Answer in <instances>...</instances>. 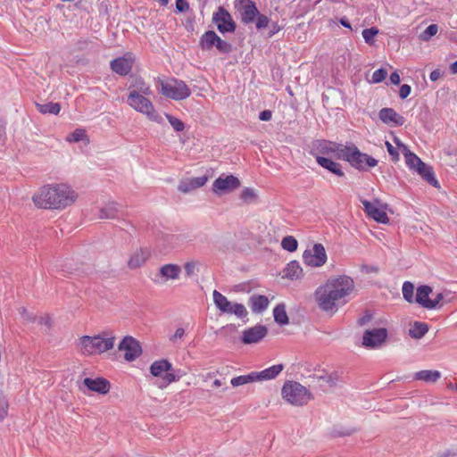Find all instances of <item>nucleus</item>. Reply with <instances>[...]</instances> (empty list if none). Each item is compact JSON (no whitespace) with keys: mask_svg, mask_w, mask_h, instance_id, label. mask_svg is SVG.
I'll list each match as a JSON object with an SVG mask.
<instances>
[{"mask_svg":"<svg viewBox=\"0 0 457 457\" xmlns=\"http://www.w3.org/2000/svg\"><path fill=\"white\" fill-rule=\"evenodd\" d=\"M355 291L353 278L337 275L328 278L314 291L313 297L318 308L329 314H335L338 309L346 304Z\"/></svg>","mask_w":457,"mask_h":457,"instance_id":"f257e3e1","label":"nucleus"},{"mask_svg":"<svg viewBox=\"0 0 457 457\" xmlns=\"http://www.w3.org/2000/svg\"><path fill=\"white\" fill-rule=\"evenodd\" d=\"M77 193L66 184H47L41 187L32 196L37 208L61 210L71 205L77 199Z\"/></svg>","mask_w":457,"mask_h":457,"instance_id":"f03ea898","label":"nucleus"},{"mask_svg":"<svg viewBox=\"0 0 457 457\" xmlns=\"http://www.w3.org/2000/svg\"><path fill=\"white\" fill-rule=\"evenodd\" d=\"M115 340L112 331H103L93 337L82 336L76 343V350L83 356L102 354L113 349Z\"/></svg>","mask_w":457,"mask_h":457,"instance_id":"7ed1b4c3","label":"nucleus"},{"mask_svg":"<svg viewBox=\"0 0 457 457\" xmlns=\"http://www.w3.org/2000/svg\"><path fill=\"white\" fill-rule=\"evenodd\" d=\"M281 396L287 403L293 406L306 405L313 396L302 384L295 381H287L281 388Z\"/></svg>","mask_w":457,"mask_h":457,"instance_id":"20e7f679","label":"nucleus"},{"mask_svg":"<svg viewBox=\"0 0 457 457\" xmlns=\"http://www.w3.org/2000/svg\"><path fill=\"white\" fill-rule=\"evenodd\" d=\"M340 159L346 161L352 167L359 170H365L378 164L375 158L361 153L355 145H346L345 148H342Z\"/></svg>","mask_w":457,"mask_h":457,"instance_id":"39448f33","label":"nucleus"},{"mask_svg":"<svg viewBox=\"0 0 457 457\" xmlns=\"http://www.w3.org/2000/svg\"><path fill=\"white\" fill-rule=\"evenodd\" d=\"M161 86V94L165 97L179 101L184 100L191 95L189 87L180 79H168L166 80H159Z\"/></svg>","mask_w":457,"mask_h":457,"instance_id":"423d86ee","label":"nucleus"},{"mask_svg":"<svg viewBox=\"0 0 457 457\" xmlns=\"http://www.w3.org/2000/svg\"><path fill=\"white\" fill-rule=\"evenodd\" d=\"M146 96H147L139 95L136 92H129L128 104L137 112L146 115L149 120L160 123L162 117L157 113L152 102Z\"/></svg>","mask_w":457,"mask_h":457,"instance_id":"0eeeda50","label":"nucleus"},{"mask_svg":"<svg viewBox=\"0 0 457 457\" xmlns=\"http://www.w3.org/2000/svg\"><path fill=\"white\" fill-rule=\"evenodd\" d=\"M213 302L216 307L223 313L235 314L243 319L248 314L246 308L242 303H231L228 298L217 290L212 293Z\"/></svg>","mask_w":457,"mask_h":457,"instance_id":"6e6552de","label":"nucleus"},{"mask_svg":"<svg viewBox=\"0 0 457 457\" xmlns=\"http://www.w3.org/2000/svg\"><path fill=\"white\" fill-rule=\"evenodd\" d=\"M150 373L155 378H161L165 386L179 379V378L172 372V364L166 359L154 361L150 365Z\"/></svg>","mask_w":457,"mask_h":457,"instance_id":"1a4fd4ad","label":"nucleus"},{"mask_svg":"<svg viewBox=\"0 0 457 457\" xmlns=\"http://www.w3.org/2000/svg\"><path fill=\"white\" fill-rule=\"evenodd\" d=\"M327 260L326 249L320 243L314 244L312 248L303 253V263L311 268H320L327 262Z\"/></svg>","mask_w":457,"mask_h":457,"instance_id":"9d476101","label":"nucleus"},{"mask_svg":"<svg viewBox=\"0 0 457 457\" xmlns=\"http://www.w3.org/2000/svg\"><path fill=\"white\" fill-rule=\"evenodd\" d=\"M199 46L204 51H210L216 47L220 53H228L231 49L230 44L222 40L213 30H208L201 36Z\"/></svg>","mask_w":457,"mask_h":457,"instance_id":"9b49d317","label":"nucleus"},{"mask_svg":"<svg viewBox=\"0 0 457 457\" xmlns=\"http://www.w3.org/2000/svg\"><path fill=\"white\" fill-rule=\"evenodd\" d=\"M118 350L124 353V360L131 362L142 354V347L138 340L131 336H126L118 345Z\"/></svg>","mask_w":457,"mask_h":457,"instance_id":"f8f14e48","label":"nucleus"},{"mask_svg":"<svg viewBox=\"0 0 457 457\" xmlns=\"http://www.w3.org/2000/svg\"><path fill=\"white\" fill-rule=\"evenodd\" d=\"M432 293V288L429 286H420L417 288L415 302L425 309H436L440 302L443 300V294L439 293L435 298L430 299L429 295Z\"/></svg>","mask_w":457,"mask_h":457,"instance_id":"ddd939ff","label":"nucleus"},{"mask_svg":"<svg viewBox=\"0 0 457 457\" xmlns=\"http://www.w3.org/2000/svg\"><path fill=\"white\" fill-rule=\"evenodd\" d=\"M212 21L217 25V29L220 33L234 32L236 30V23L231 14L222 6L212 15Z\"/></svg>","mask_w":457,"mask_h":457,"instance_id":"4468645a","label":"nucleus"},{"mask_svg":"<svg viewBox=\"0 0 457 457\" xmlns=\"http://www.w3.org/2000/svg\"><path fill=\"white\" fill-rule=\"evenodd\" d=\"M241 21L245 24L253 23L259 14V10L254 2L252 0H239L236 4Z\"/></svg>","mask_w":457,"mask_h":457,"instance_id":"2eb2a0df","label":"nucleus"},{"mask_svg":"<svg viewBox=\"0 0 457 457\" xmlns=\"http://www.w3.org/2000/svg\"><path fill=\"white\" fill-rule=\"evenodd\" d=\"M240 186L239 179L233 175L220 176L212 184V191L220 195L227 192L234 191Z\"/></svg>","mask_w":457,"mask_h":457,"instance_id":"dca6fc26","label":"nucleus"},{"mask_svg":"<svg viewBox=\"0 0 457 457\" xmlns=\"http://www.w3.org/2000/svg\"><path fill=\"white\" fill-rule=\"evenodd\" d=\"M386 337L387 330L386 328L366 330L362 337V345L369 348L379 347L386 341Z\"/></svg>","mask_w":457,"mask_h":457,"instance_id":"f3484780","label":"nucleus"},{"mask_svg":"<svg viewBox=\"0 0 457 457\" xmlns=\"http://www.w3.org/2000/svg\"><path fill=\"white\" fill-rule=\"evenodd\" d=\"M364 210L367 214L378 222L387 224L389 218L385 211V208L379 206L378 203H370L367 200L361 201Z\"/></svg>","mask_w":457,"mask_h":457,"instance_id":"a211bd4d","label":"nucleus"},{"mask_svg":"<svg viewBox=\"0 0 457 457\" xmlns=\"http://www.w3.org/2000/svg\"><path fill=\"white\" fill-rule=\"evenodd\" d=\"M267 328L262 325H257L243 331L242 342L245 345L256 344L267 335Z\"/></svg>","mask_w":457,"mask_h":457,"instance_id":"6ab92c4d","label":"nucleus"},{"mask_svg":"<svg viewBox=\"0 0 457 457\" xmlns=\"http://www.w3.org/2000/svg\"><path fill=\"white\" fill-rule=\"evenodd\" d=\"M134 59L130 54H126L122 57L116 58L111 62V69L115 73L125 76L132 69Z\"/></svg>","mask_w":457,"mask_h":457,"instance_id":"aec40b11","label":"nucleus"},{"mask_svg":"<svg viewBox=\"0 0 457 457\" xmlns=\"http://www.w3.org/2000/svg\"><path fill=\"white\" fill-rule=\"evenodd\" d=\"M83 385L91 392L106 395L111 389L110 382L104 378H86Z\"/></svg>","mask_w":457,"mask_h":457,"instance_id":"412c9836","label":"nucleus"},{"mask_svg":"<svg viewBox=\"0 0 457 457\" xmlns=\"http://www.w3.org/2000/svg\"><path fill=\"white\" fill-rule=\"evenodd\" d=\"M378 116L384 123L391 126H403L405 122V119L392 108H382Z\"/></svg>","mask_w":457,"mask_h":457,"instance_id":"4be33fe9","label":"nucleus"},{"mask_svg":"<svg viewBox=\"0 0 457 457\" xmlns=\"http://www.w3.org/2000/svg\"><path fill=\"white\" fill-rule=\"evenodd\" d=\"M207 180L208 179L206 176L191 178L186 180H182L179 185V190L182 193H188L192 190L203 187L204 185H205Z\"/></svg>","mask_w":457,"mask_h":457,"instance_id":"5701e85b","label":"nucleus"},{"mask_svg":"<svg viewBox=\"0 0 457 457\" xmlns=\"http://www.w3.org/2000/svg\"><path fill=\"white\" fill-rule=\"evenodd\" d=\"M284 277L290 280H297L303 277V270L297 261H291L283 270Z\"/></svg>","mask_w":457,"mask_h":457,"instance_id":"b1692460","label":"nucleus"},{"mask_svg":"<svg viewBox=\"0 0 457 457\" xmlns=\"http://www.w3.org/2000/svg\"><path fill=\"white\" fill-rule=\"evenodd\" d=\"M283 369L284 366L282 364H276L262 371H254L255 377H258L256 381L273 379L281 373Z\"/></svg>","mask_w":457,"mask_h":457,"instance_id":"393cba45","label":"nucleus"},{"mask_svg":"<svg viewBox=\"0 0 457 457\" xmlns=\"http://www.w3.org/2000/svg\"><path fill=\"white\" fill-rule=\"evenodd\" d=\"M316 162L324 169L329 170L333 174H336L339 177H343L345 175L344 171L341 169V165L329 158L324 156H317Z\"/></svg>","mask_w":457,"mask_h":457,"instance_id":"a878e982","label":"nucleus"},{"mask_svg":"<svg viewBox=\"0 0 457 457\" xmlns=\"http://www.w3.org/2000/svg\"><path fill=\"white\" fill-rule=\"evenodd\" d=\"M346 145H338L333 142L321 141L319 143V147L320 148V152L327 155H334L337 158L340 159V154L342 148H345Z\"/></svg>","mask_w":457,"mask_h":457,"instance_id":"bb28decb","label":"nucleus"},{"mask_svg":"<svg viewBox=\"0 0 457 457\" xmlns=\"http://www.w3.org/2000/svg\"><path fill=\"white\" fill-rule=\"evenodd\" d=\"M395 142L398 146H402L403 148L405 162L411 170H415L419 165L423 167V162L415 154L410 152L405 145L401 144L399 139L395 138Z\"/></svg>","mask_w":457,"mask_h":457,"instance_id":"cd10ccee","label":"nucleus"},{"mask_svg":"<svg viewBox=\"0 0 457 457\" xmlns=\"http://www.w3.org/2000/svg\"><path fill=\"white\" fill-rule=\"evenodd\" d=\"M253 312L261 313L269 306L270 301L265 295H253L249 301Z\"/></svg>","mask_w":457,"mask_h":457,"instance_id":"c85d7f7f","label":"nucleus"},{"mask_svg":"<svg viewBox=\"0 0 457 457\" xmlns=\"http://www.w3.org/2000/svg\"><path fill=\"white\" fill-rule=\"evenodd\" d=\"M181 269L177 264H165L160 268V274L166 282L169 279H177L179 277Z\"/></svg>","mask_w":457,"mask_h":457,"instance_id":"c756f323","label":"nucleus"},{"mask_svg":"<svg viewBox=\"0 0 457 457\" xmlns=\"http://www.w3.org/2000/svg\"><path fill=\"white\" fill-rule=\"evenodd\" d=\"M414 170H416L428 183L435 187H439V182L436 179L432 168L428 166L425 162H423V167L419 165Z\"/></svg>","mask_w":457,"mask_h":457,"instance_id":"7c9ffc66","label":"nucleus"},{"mask_svg":"<svg viewBox=\"0 0 457 457\" xmlns=\"http://www.w3.org/2000/svg\"><path fill=\"white\" fill-rule=\"evenodd\" d=\"M149 254L146 250L138 249L129 258L128 265L130 269L141 267L147 260Z\"/></svg>","mask_w":457,"mask_h":457,"instance_id":"2f4dec72","label":"nucleus"},{"mask_svg":"<svg viewBox=\"0 0 457 457\" xmlns=\"http://www.w3.org/2000/svg\"><path fill=\"white\" fill-rule=\"evenodd\" d=\"M441 378V372L438 370H424L414 374V379L427 383H435Z\"/></svg>","mask_w":457,"mask_h":457,"instance_id":"473e14b6","label":"nucleus"},{"mask_svg":"<svg viewBox=\"0 0 457 457\" xmlns=\"http://www.w3.org/2000/svg\"><path fill=\"white\" fill-rule=\"evenodd\" d=\"M428 331V326L424 322L416 321L409 329V335L415 339L423 337Z\"/></svg>","mask_w":457,"mask_h":457,"instance_id":"72a5a7b5","label":"nucleus"},{"mask_svg":"<svg viewBox=\"0 0 457 457\" xmlns=\"http://www.w3.org/2000/svg\"><path fill=\"white\" fill-rule=\"evenodd\" d=\"M130 92H136L139 95L150 96L152 90L150 87L142 79H136L130 86Z\"/></svg>","mask_w":457,"mask_h":457,"instance_id":"f704fd0d","label":"nucleus"},{"mask_svg":"<svg viewBox=\"0 0 457 457\" xmlns=\"http://www.w3.org/2000/svg\"><path fill=\"white\" fill-rule=\"evenodd\" d=\"M274 320L279 325H287L289 322L288 316L284 304H278L273 310Z\"/></svg>","mask_w":457,"mask_h":457,"instance_id":"c9c22d12","label":"nucleus"},{"mask_svg":"<svg viewBox=\"0 0 457 457\" xmlns=\"http://www.w3.org/2000/svg\"><path fill=\"white\" fill-rule=\"evenodd\" d=\"M66 141L70 143H77L79 141H86L87 144L89 143V138L87 135V132L84 129H77L72 133H71L66 137Z\"/></svg>","mask_w":457,"mask_h":457,"instance_id":"e433bc0d","label":"nucleus"},{"mask_svg":"<svg viewBox=\"0 0 457 457\" xmlns=\"http://www.w3.org/2000/svg\"><path fill=\"white\" fill-rule=\"evenodd\" d=\"M257 378L258 377H255L254 372H251L247 375H241V376L233 378L231 379L230 383L233 386H239L246 385L248 383L255 382Z\"/></svg>","mask_w":457,"mask_h":457,"instance_id":"4c0bfd02","label":"nucleus"},{"mask_svg":"<svg viewBox=\"0 0 457 457\" xmlns=\"http://www.w3.org/2000/svg\"><path fill=\"white\" fill-rule=\"evenodd\" d=\"M38 111L41 113H51V114H58L61 111V105L58 103H47L45 104H39Z\"/></svg>","mask_w":457,"mask_h":457,"instance_id":"58836bf2","label":"nucleus"},{"mask_svg":"<svg viewBox=\"0 0 457 457\" xmlns=\"http://www.w3.org/2000/svg\"><path fill=\"white\" fill-rule=\"evenodd\" d=\"M379 33V30L376 27H371L370 29H365L362 30V37L364 41L370 45L373 46L375 43V37Z\"/></svg>","mask_w":457,"mask_h":457,"instance_id":"ea45409f","label":"nucleus"},{"mask_svg":"<svg viewBox=\"0 0 457 457\" xmlns=\"http://www.w3.org/2000/svg\"><path fill=\"white\" fill-rule=\"evenodd\" d=\"M281 246L284 250L288 252H295L298 247L297 240L292 236L285 237L281 241Z\"/></svg>","mask_w":457,"mask_h":457,"instance_id":"a19ab883","label":"nucleus"},{"mask_svg":"<svg viewBox=\"0 0 457 457\" xmlns=\"http://www.w3.org/2000/svg\"><path fill=\"white\" fill-rule=\"evenodd\" d=\"M118 214V208L116 204H110L101 210L100 217L102 219H113Z\"/></svg>","mask_w":457,"mask_h":457,"instance_id":"79ce46f5","label":"nucleus"},{"mask_svg":"<svg viewBox=\"0 0 457 457\" xmlns=\"http://www.w3.org/2000/svg\"><path fill=\"white\" fill-rule=\"evenodd\" d=\"M403 298L410 303H412L415 301V298L413 296L414 293V286L412 283L406 281L403 285Z\"/></svg>","mask_w":457,"mask_h":457,"instance_id":"37998d69","label":"nucleus"},{"mask_svg":"<svg viewBox=\"0 0 457 457\" xmlns=\"http://www.w3.org/2000/svg\"><path fill=\"white\" fill-rule=\"evenodd\" d=\"M438 32V26L436 24L429 25L420 35V38L424 41H428Z\"/></svg>","mask_w":457,"mask_h":457,"instance_id":"c03bdc74","label":"nucleus"},{"mask_svg":"<svg viewBox=\"0 0 457 457\" xmlns=\"http://www.w3.org/2000/svg\"><path fill=\"white\" fill-rule=\"evenodd\" d=\"M256 193L253 189L245 187L241 192V199L246 203H252L256 199Z\"/></svg>","mask_w":457,"mask_h":457,"instance_id":"a18cd8bd","label":"nucleus"},{"mask_svg":"<svg viewBox=\"0 0 457 457\" xmlns=\"http://www.w3.org/2000/svg\"><path fill=\"white\" fill-rule=\"evenodd\" d=\"M166 117L175 131L180 132V131L184 130V129H185L184 123L179 119H178L172 115H170V114H166Z\"/></svg>","mask_w":457,"mask_h":457,"instance_id":"49530a36","label":"nucleus"},{"mask_svg":"<svg viewBox=\"0 0 457 457\" xmlns=\"http://www.w3.org/2000/svg\"><path fill=\"white\" fill-rule=\"evenodd\" d=\"M254 21H255V26H256L257 29H262L269 27L270 22L268 16L262 14L260 12Z\"/></svg>","mask_w":457,"mask_h":457,"instance_id":"de8ad7c7","label":"nucleus"},{"mask_svg":"<svg viewBox=\"0 0 457 457\" xmlns=\"http://www.w3.org/2000/svg\"><path fill=\"white\" fill-rule=\"evenodd\" d=\"M386 74L387 72L386 70L378 69L373 72L371 80L373 83H380L386 79Z\"/></svg>","mask_w":457,"mask_h":457,"instance_id":"09e8293b","label":"nucleus"},{"mask_svg":"<svg viewBox=\"0 0 457 457\" xmlns=\"http://www.w3.org/2000/svg\"><path fill=\"white\" fill-rule=\"evenodd\" d=\"M184 270L187 276L190 277L195 274L197 270V262H187L184 265Z\"/></svg>","mask_w":457,"mask_h":457,"instance_id":"8fccbe9b","label":"nucleus"},{"mask_svg":"<svg viewBox=\"0 0 457 457\" xmlns=\"http://www.w3.org/2000/svg\"><path fill=\"white\" fill-rule=\"evenodd\" d=\"M9 405L4 400L0 401V420H4L8 415Z\"/></svg>","mask_w":457,"mask_h":457,"instance_id":"3c124183","label":"nucleus"},{"mask_svg":"<svg viewBox=\"0 0 457 457\" xmlns=\"http://www.w3.org/2000/svg\"><path fill=\"white\" fill-rule=\"evenodd\" d=\"M386 146L388 154L392 157V160L398 161L399 154H398L397 150L392 145V144L386 141Z\"/></svg>","mask_w":457,"mask_h":457,"instance_id":"603ef678","label":"nucleus"},{"mask_svg":"<svg viewBox=\"0 0 457 457\" xmlns=\"http://www.w3.org/2000/svg\"><path fill=\"white\" fill-rule=\"evenodd\" d=\"M176 8L179 12H184L188 11L189 4L187 0H176Z\"/></svg>","mask_w":457,"mask_h":457,"instance_id":"864d4df0","label":"nucleus"},{"mask_svg":"<svg viewBox=\"0 0 457 457\" xmlns=\"http://www.w3.org/2000/svg\"><path fill=\"white\" fill-rule=\"evenodd\" d=\"M411 92V88L409 85L403 84L400 87L399 96L402 99H405L409 96Z\"/></svg>","mask_w":457,"mask_h":457,"instance_id":"5fc2aeb1","label":"nucleus"},{"mask_svg":"<svg viewBox=\"0 0 457 457\" xmlns=\"http://www.w3.org/2000/svg\"><path fill=\"white\" fill-rule=\"evenodd\" d=\"M280 29H281V27L277 22L271 23L270 24V29L269 31V37H273L275 34L279 32Z\"/></svg>","mask_w":457,"mask_h":457,"instance_id":"6e6d98bb","label":"nucleus"},{"mask_svg":"<svg viewBox=\"0 0 457 457\" xmlns=\"http://www.w3.org/2000/svg\"><path fill=\"white\" fill-rule=\"evenodd\" d=\"M21 313L26 322H34L36 320V317L34 315L28 313L26 309H22Z\"/></svg>","mask_w":457,"mask_h":457,"instance_id":"4d7b16f0","label":"nucleus"},{"mask_svg":"<svg viewBox=\"0 0 457 457\" xmlns=\"http://www.w3.org/2000/svg\"><path fill=\"white\" fill-rule=\"evenodd\" d=\"M271 117H272V113L269 110L262 111L259 116L260 120H264V121L270 120L271 119Z\"/></svg>","mask_w":457,"mask_h":457,"instance_id":"13d9d810","label":"nucleus"},{"mask_svg":"<svg viewBox=\"0 0 457 457\" xmlns=\"http://www.w3.org/2000/svg\"><path fill=\"white\" fill-rule=\"evenodd\" d=\"M390 81L394 84V85H399L400 84V75L395 71L393 72L391 75H390Z\"/></svg>","mask_w":457,"mask_h":457,"instance_id":"bf43d9fd","label":"nucleus"},{"mask_svg":"<svg viewBox=\"0 0 457 457\" xmlns=\"http://www.w3.org/2000/svg\"><path fill=\"white\" fill-rule=\"evenodd\" d=\"M185 334V330L184 328H178L174 333V335L172 336V337L170 338L171 340H174L176 338H182L183 336Z\"/></svg>","mask_w":457,"mask_h":457,"instance_id":"052dcab7","label":"nucleus"},{"mask_svg":"<svg viewBox=\"0 0 457 457\" xmlns=\"http://www.w3.org/2000/svg\"><path fill=\"white\" fill-rule=\"evenodd\" d=\"M440 71L436 70V71H433L430 75H429V79L432 80V81H436L439 78H440Z\"/></svg>","mask_w":457,"mask_h":457,"instance_id":"680f3d73","label":"nucleus"},{"mask_svg":"<svg viewBox=\"0 0 457 457\" xmlns=\"http://www.w3.org/2000/svg\"><path fill=\"white\" fill-rule=\"evenodd\" d=\"M339 22L345 28L352 29L350 22L348 21V20L345 17L341 18Z\"/></svg>","mask_w":457,"mask_h":457,"instance_id":"e2e57ef3","label":"nucleus"},{"mask_svg":"<svg viewBox=\"0 0 457 457\" xmlns=\"http://www.w3.org/2000/svg\"><path fill=\"white\" fill-rule=\"evenodd\" d=\"M451 71H452V73H453V74H456V73H457V61H455V62L451 65Z\"/></svg>","mask_w":457,"mask_h":457,"instance_id":"0e129e2a","label":"nucleus"},{"mask_svg":"<svg viewBox=\"0 0 457 457\" xmlns=\"http://www.w3.org/2000/svg\"><path fill=\"white\" fill-rule=\"evenodd\" d=\"M222 386V383L220 379H215L212 383L213 387H220Z\"/></svg>","mask_w":457,"mask_h":457,"instance_id":"69168bd1","label":"nucleus"},{"mask_svg":"<svg viewBox=\"0 0 457 457\" xmlns=\"http://www.w3.org/2000/svg\"><path fill=\"white\" fill-rule=\"evenodd\" d=\"M161 5L166 6L169 4V0H158Z\"/></svg>","mask_w":457,"mask_h":457,"instance_id":"338daca9","label":"nucleus"}]
</instances>
